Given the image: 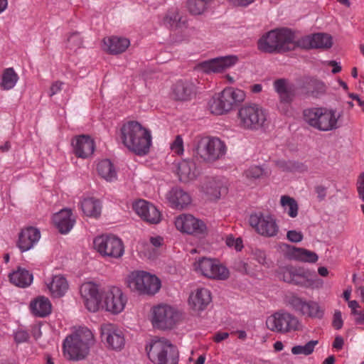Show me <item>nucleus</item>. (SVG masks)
<instances>
[{
  "label": "nucleus",
  "mask_w": 364,
  "mask_h": 364,
  "mask_svg": "<svg viewBox=\"0 0 364 364\" xmlns=\"http://www.w3.org/2000/svg\"><path fill=\"white\" fill-rule=\"evenodd\" d=\"M122 144L137 155L146 154L151 145V132L136 121L124 123L120 129Z\"/></svg>",
  "instance_id": "f257e3e1"
},
{
  "label": "nucleus",
  "mask_w": 364,
  "mask_h": 364,
  "mask_svg": "<svg viewBox=\"0 0 364 364\" xmlns=\"http://www.w3.org/2000/svg\"><path fill=\"white\" fill-rule=\"evenodd\" d=\"M258 49L264 53H284L298 47V41L291 30L286 28L272 30L258 41Z\"/></svg>",
  "instance_id": "f03ea898"
},
{
  "label": "nucleus",
  "mask_w": 364,
  "mask_h": 364,
  "mask_svg": "<svg viewBox=\"0 0 364 364\" xmlns=\"http://www.w3.org/2000/svg\"><path fill=\"white\" fill-rule=\"evenodd\" d=\"M94 343L92 331L86 327H80L71 335L66 337L63 342L64 355L69 360L83 359Z\"/></svg>",
  "instance_id": "7ed1b4c3"
},
{
  "label": "nucleus",
  "mask_w": 364,
  "mask_h": 364,
  "mask_svg": "<svg viewBox=\"0 0 364 364\" xmlns=\"http://www.w3.org/2000/svg\"><path fill=\"white\" fill-rule=\"evenodd\" d=\"M341 113L326 107H311L304 110V122L310 127L321 131L329 132L338 129Z\"/></svg>",
  "instance_id": "20e7f679"
},
{
  "label": "nucleus",
  "mask_w": 364,
  "mask_h": 364,
  "mask_svg": "<svg viewBox=\"0 0 364 364\" xmlns=\"http://www.w3.org/2000/svg\"><path fill=\"white\" fill-rule=\"evenodd\" d=\"M226 150L225 144L218 137L199 136L195 140L193 154L198 160L211 163L224 156Z\"/></svg>",
  "instance_id": "39448f33"
},
{
  "label": "nucleus",
  "mask_w": 364,
  "mask_h": 364,
  "mask_svg": "<svg viewBox=\"0 0 364 364\" xmlns=\"http://www.w3.org/2000/svg\"><path fill=\"white\" fill-rule=\"evenodd\" d=\"M268 112L255 103L245 104L237 112L238 125L246 130L257 131L267 124Z\"/></svg>",
  "instance_id": "423d86ee"
},
{
  "label": "nucleus",
  "mask_w": 364,
  "mask_h": 364,
  "mask_svg": "<svg viewBox=\"0 0 364 364\" xmlns=\"http://www.w3.org/2000/svg\"><path fill=\"white\" fill-rule=\"evenodd\" d=\"M149 358L156 364H178V350L166 338H154L146 345Z\"/></svg>",
  "instance_id": "0eeeda50"
},
{
  "label": "nucleus",
  "mask_w": 364,
  "mask_h": 364,
  "mask_svg": "<svg viewBox=\"0 0 364 364\" xmlns=\"http://www.w3.org/2000/svg\"><path fill=\"white\" fill-rule=\"evenodd\" d=\"M245 97V94L242 90L228 87L210 100L209 109L214 114H224L230 112L236 103L242 102Z\"/></svg>",
  "instance_id": "6e6552de"
},
{
  "label": "nucleus",
  "mask_w": 364,
  "mask_h": 364,
  "mask_svg": "<svg viewBox=\"0 0 364 364\" xmlns=\"http://www.w3.org/2000/svg\"><path fill=\"white\" fill-rule=\"evenodd\" d=\"M127 284L132 291L141 294L153 295L161 288L159 279L144 271H136L129 274L127 279Z\"/></svg>",
  "instance_id": "1a4fd4ad"
},
{
  "label": "nucleus",
  "mask_w": 364,
  "mask_h": 364,
  "mask_svg": "<svg viewBox=\"0 0 364 364\" xmlns=\"http://www.w3.org/2000/svg\"><path fill=\"white\" fill-rule=\"evenodd\" d=\"M94 248L103 257L119 259L124 252L123 242L113 235H102L93 241Z\"/></svg>",
  "instance_id": "9d476101"
},
{
  "label": "nucleus",
  "mask_w": 364,
  "mask_h": 364,
  "mask_svg": "<svg viewBox=\"0 0 364 364\" xmlns=\"http://www.w3.org/2000/svg\"><path fill=\"white\" fill-rule=\"evenodd\" d=\"M178 318V311L170 305L159 304L152 309L151 322L154 327L159 329L172 328Z\"/></svg>",
  "instance_id": "9b49d317"
},
{
  "label": "nucleus",
  "mask_w": 364,
  "mask_h": 364,
  "mask_svg": "<svg viewBox=\"0 0 364 364\" xmlns=\"http://www.w3.org/2000/svg\"><path fill=\"white\" fill-rule=\"evenodd\" d=\"M266 325L272 331L287 333L298 329L299 321L290 313L280 311L269 316Z\"/></svg>",
  "instance_id": "f8f14e48"
},
{
  "label": "nucleus",
  "mask_w": 364,
  "mask_h": 364,
  "mask_svg": "<svg viewBox=\"0 0 364 364\" xmlns=\"http://www.w3.org/2000/svg\"><path fill=\"white\" fill-rule=\"evenodd\" d=\"M250 225L262 236L267 237H274L279 232V225L277 220L271 214L255 213L250 216Z\"/></svg>",
  "instance_id": "ddd939ff"
},
{
  "label": "nucleus",
  "mask_w": 364,
  "mask_h": 364,
  "mask_svg": "<svg viewBox=\"0 0 364 364\" xmlns=\"http://www.w3.org/2000/svg\"><path fill=\"white\" fill-rule=\"evenodd\" d=\"M287 304L295 311L311 318H321L324 314V309L314 301H306L296 294L287 297Z\"/></svg>",
  "instance_id": "4468645a"
},
{
  "label": "nucleus",
  "mask_w": 364,
  "mask_h": 364,
  "mask_svg": "<svg viewBox=\"0 0 364 364\" xmlns=\"http://www.w3.org/2000/svg\"><path fill=\"white\" fill-rule=\"evenodd\" d=\"M127 299L122 289L117 287H111L106 290L102 296V304L105 310L117 314L122 312L127 304Z\"/></svg>",
  "instance_id": "2eb2a0df"
},
{
  "label": "nucleus",
  "mask_w": 364,
  "mask_h": 364,
  "mask_svg": "<svg viewBox=\"0 0 364 364\" xmlns=\"http://www.w3.org/2000/svg\"><path fill=\"white\" fill-rule=\"evenodd\" d=\"M235 55L215 58L203 61L196 65V69L206 74L219 73L233 66L237 61Z\"/></svg>",
  "instance_id": "dca6fc26"
},
{
  "label": "nucleus",
  "mask_w": 364,
  "mask_h": 364,
  "mask_svg": "<svg viewBox=\"0 0 364 364\" xmlns=\"http://www.w3.org/2000/svg\"><path fill=\"white\" fill-rule=\"evenodd\" d=\"M177 230L194 235H204L206 232L205 223L190 214H182L175 220Z\"/></svg>",
  "instance_id": "f3484780"
},
{
  "label": "nucleus",
  "mask_w": 364,
  "mask_h": 364,
  "mask_svg": "<svg viewBox=\"0 0 364 364\" xmlns=\"http://www.w3.org/2000/svg\"><path fill=\"white\" fill-rule=\"evenodd\" d=\"M102 341L106 342L107 346L115 350H121L125 343L124 333L116 325L106 323L100 327Z\"/></svg>",
  "instance_id": "a211bd4d"
},
{
  "label": "nucleus",
  "mask_w": 364,
  "mask_h": 364,
  "mask_svg": "<svg viewBox=\"0 0 364 364\" xmlns=\"http://www.w3.org/2000/svg\"><path fill=\"white\" fill-rule=\"evenodd\" d=\"M132 208L135 213L145 222L150 224H157L161 220L159 210L151 203L145 200L134 202Z\"/></svg>",
  "instance_id": "6ab92c4d"
},
{
  "label": "nucleus",
  "mask_w": 364,
  "mask_h": 364,
  "mask_svg": "<svg viewBox=\"0 0 364 364\" xmlns=\"http://www.w3.org/2000/svg\"><path fill=\"white\" fill-rule=\"evenodd\" d=\"M308 276L309 274L305 269L292 266L282 268L279 273L280 279L285 282L301 287H308L310 284Z\"/></svg>",
  "instance_id": "aec40b11"
},
{
  "label": "nucleus",
  "mask_w": 364,
  "mask_h": 364,
  "mask_svg": "<svg viewBox=\"0 0 364 364\" xmlns=\"http://www.w3.org/2000/svg\"><path fill=\"white\" fill-rule=\"evenodd\" d=\"M84 304L88 311L96 312L100 307V294L97 285L92 282L82 284L80 289Z\"/></svg>",
  "instance_id": "412c9836"
},
{
  "label": "nucleus",
  "mask_w": 364,
  "mask_h": 364,
  "mask_svg": "<svg viewBox=\"0 0 364 364\" xmlns=\"http://www.w3.org/2000/svg\"><path fill=\"white\" fill-rule=\"evenodd\" d=\"M73 153L78 158L87 159L92 156L95 151L94 140L88 135H80L72 140Z\"/></svg>",
  "instance_id": "4be33fe9"
},
{
  "label": "nucleus",
  "mask_w": 364,
  "mask_h": 364,
  "mask_svg": "<svg viewBox=\"0 0 364 364\" xmlns=\"http://www.w3.org/2000/svg\"><path fill=\"white\" fill-rule=\"evenodd\" d=\"M332 38L326 33H316L298 40V47L304 48H329L332 46Z\"/></svg>",
  "instance_id": "5701e85b"
},
{
  "label": "nucleus",
  "mask_w": 364,
  "mask_h": 364,
  "mask_svg": "<svg viewBox=\"0 0 364 364\" xmlns=\"http://www.w3.org/2000/svg\"><path fill=\"white\" fill-rule=\"evenodd\" d=\"M40 238L38 229L31 226L25 228L19 233L17 246L21 252L28 251L33 247Z\"/></svg>",
  "instance_id": "b1692460"
},
{
  "label": "nucleus",
  "mask_w": 364,
  "mask_h": 364,
  "mask_svg": "<svg viewBox=\"0 0 364 364\" xmlns=\"http://www.w3.org/2000/svg\"><path fill=\"white\" fill-rule=\"evenodd\" d=\"M274 88L278 94L281 103L290 104L296 93V87L285 79H278L274 82Z\"/></svg>",
  "instance_id": "393cba45"
},
{
  "label": "nucleus",
  "mask_w": 364,
  "mask_h": 364,
  "mask_svg": "<svg viewBox=\"0 0 364 364\" xmlns=\"http://www.w3.org/2000/svg\"><path fill=\"white\" fill-rule=\"evenodd\" d=\"M53 221L60 233L67 234L73 228L75 218L70 209L65 208L54 214Z\"/></svg>",
  "instance_id": "a878e982"
},
{
  "label": "nucleus",
  "mask_w": 364,
  "mask_h": 364,
  "mask_svg": "<svg viewBox=\"0 0 364 364\" xmlns=\"http://www.w3.org/2000/svg\"><path fill=\"white\" fill-rule=\"evenodd\" d=\"M211 301L210 292L205 288L198 289L192 292L188 299L190 306L197 311L204 310Z\"/></svg>",
  "instance_id": "bb28decb"
},
{
  "label": "nucleus",
  "mask_w": 364,
  "mask_h": 364,
  "mask_svg": "<svg viewBox=\"0 0 364 364\" xmlns=\"http://www.w3.org/2000/svg\"><path fill=\"white\" fill-rule=\"evenodd\" d=\"M170 205L176 209H183L191 203V199L188 193L180 188H173L166 194Z\"/></svg>",
  "instance_id": "cd10ccee"
},
{
  "label": "nucleus",
  "mask_w": 364,
  "mask_h": 364,
  "mask_svg": "<svg viewBox=\"0 0 364 364\" xmlns=\"http://www.w3.org/2000/svg\"><path fill=\"white\" fill-rule=\"evenodd\" d=\"M46 285L51 296L55 298L64 296L68 289V283L66 279L60 274L55 275L50 279H47Z\"/></svg>",
  "instance_id": "c85d7f7f"
},
{
  "label": "nucleus",
  "mask_w": 364,
  "mask_h": 364,
  "mask_svg": "<svg viewBox=\"0 0 364 364\" xmlns=\"http://www.w3.org/2000/svg\"><path fill=\"white\" fill-rule=\"evenodd\" d=\"M104 49L110 54H119L124 52L130 45L128 38L111 36L103 40Z\"/></svg>",
  "instance_id": "c756f323"
},
{
  "label": "nucleus",
  "mask_w": 364,
  "mask_h": 364,
  "mask_svg": "<svg viewBox=\"0 0 364 364\" xmlns=\"http://www.w3.org/2000/svg\"><path fill=\"white\" fill-rule=\"evenodd\" d=\"M177 173L181 181L187 183L196 179L199 172L194 161L183 160L178 163Z\"/></svg>",
  "instance_id": "7c9ffc66"
},
{
  "label": "nucleus",
  "mask_w": 364,
  "mask_h": 364,
  "mask_svg": "<svg viewBox=\"0 0 364 364\" xmlns=\"http://www.w3.org/2000/svg\"><path fill=\"white\" fill-rule=\"evenodd\" d=\"M194 92L195 85L189 80H178L173 87V95L177 100H188Z\"/></svg>",
  "instance_id": "2f4dec72"
},
{
  "label": "nucleus",
  "mask_w": 364,
  "mask_h": 364,
  "mask_svg": "<svg viewBox=\"0 0 364 364\" xmlns=\"http://www.w3.org/2000/svg\"><path fill=\"white\" fill-rule=\"evenodd\" d=\"M30 309L34 316L43 318L51 313L52 305L48 298L41 296L31 302Z\"/></svg>",
  "instance_id": "473e14b6"
},
{
  "label": "nucleus",
  "mask_w": 364,
  "mask_h": 364,
  "mask_svg": "<svg viewBox=\"0 0 364 364\" xmlns=\"http://www.w3.org/2000/svg\"><path fill=\"white\" fill-rule=\"evenodd\" d=\"M9 277L12 284L22 288L30 286L33 282V274L23 268H18L10 273Z\"/></svg>",
  "instance_id": "72a5a7b5"
},
{
  "label": "nucleus",
  "mask_w": 364,
  "mask_h": 364,
  "mask_svg": "<svg viewBox=\"0 0 364 364\" xmlns=\"http://www.w3.org/2000/svg\"><path fill=\"white\" fill-rule=\"evenodd\" d=\"M81 209L85 215L96 218L101 215L102 205L97 199L87 198L81 201Z\"/></svg>",
  "instance_id": "f704fd0d"
},
{
  "label": "nucleus",
  "mask_w": 364,
  "mask_h": 364,
  "mask_svg": "<svg viewBox=\"0 0 364 364\" xmlns=\"http://www.w3.org/2000/svg\"><path fill=\"white\" fill-rule=\"evenodd\" d=\"M164 23L172 29L186 27L187 19L179 14L177 11L168 12L164 19Z\"/></svg>",
  "instance_id": "c9c22d12"
},
{
  "label": "nucleus",
  "mask_w": 364,
  "mask_h": 364,
  "mask_svg": "<svg viewBox=\"0 0 364 364\" xmlns=\"http://www.w3.org/2000/svg\"><path fill=\"white\" fill-rule=\"evenodd\" d=\"M97 171L107 181H112L117 178V173L113 164L108 159L100 161L97 164Z\"/></svg>",
  "instance_id": "e433bc0d"
},
{
  "label": "nucleus",
  "mask_w": 364,
  "mask_h": 364,
  "mask_svg": "<svg viewBox=\"0 0 364 364\" xmlns=\"http://www.w3.org/2000/svg\"><path fill=\"white\" fill-rule=\"evenodd\" d=\"M18 80V74L13 68H6L2 74L0 86L4 90L12 89Z\"/></svg>",
  "instance_id": "4c0bfd02"
},
{
  "label": "nucleus",
  "mask_w": 364,
  "mask_h": 364,
  "mask_svg": "<svg viewBox=\"0 0 364 364\" xmlns=\"http://www.w3.org/2000/svg\"><path fill=\"white\" fill-rule=\"evenodd\" d=\"M213 267V259L200 257L193 263V269L197 273L208 278V275H213L210 271Z\"/></svg>",
  "instance_id": "58836bf2"
},
{
  "label": "nucleus",
  "mask_w": 364,
  "mask_h": 364,
  "mask_svg": "<svg viewBox=\"0 0 364 364\" xmlns=\"http://www.w3.org/2000/svg\"><path fill=\"white\" fill-rule=\"evenodd\" d=\"M280 203L284 212H286L289 217L296 218L297 216L299 205L294 198L289 196H282L280 199Z\"/></svg>",
  "instance_id": "ea45409f"
},
{
  "label": "nucleus",
  "mask_w": 364,
  "mask_h": 364,
  "mask_svg": "<svg viewBox=\"0 0 364 364\" xmlns=\"http://www.w3.org/2000/svg\"><path fill=\"white\" fill-rule=\"evenodd\" d=\"M210 271L213 275H208V278L209 279L226 280L230 277L228 269L215 259H213V267Z\"/></svg>",
  "instance_id": "a19ab883"
},
{
  "label": "nucleus",
  "mask_w": 364,
  "mask_h": 364,
  "mask_svg": "<svg viewBox=\"0 0 364 364\" xmlns=\"http://www.w3.org/2000/svg\"><path fill=\"white\" fill-rule=\"evenodd\" d=\"M293 255L299 260L309 263H315L318 259L315 252L304 248L294 247Z\"/></svg>",
  "instance_id": "79ce46f5"
},
{
  "label": "nucleus",
  "mask_w": 364,
  "mask_h": 364,
  "mask_svg": "<svg viewBox=\"0 0 364 364\" xmlns=\"http://www.w3.org/2000/svg\"><path fill=\"white\" fill-rule=\"evenodd\" d=\"M318 341H310L304 346H295L291 348V353L294 355L303 354L309 355L314 352L315 346L317 345Z\"/></svg>",
  "instance_id": "37998d69"
},
{
  "label": "nucleus",
  "mask_w": 364,
  "mask_h": 364,
  "mask_svg": "<svg viewBox=\"0 0 364 364\" xmlns=\"http://www.w3.org/2000/svg\"><path fill=\"white\" fill-rule=\"evenodd\" d=\"M206 5L204 0H189L187 4L189 11L194 15L202 14L205 11Z\"/></svg>",
  "instance_id": "c03bdc74"
},
{
  "label": "nucleus",
  "mask_w": 364,
  "mask_h": 364,
  "mask_svg": "<svg viewBox=\"0 0 364 364\" xmlns=\"http://www.w3.org/2000/svg\"><path fill=\"white\" fill-rule=\"evenodd\" d=\"M264 170L258 166H253L247 168L245 173V176L248 179H257L262 176Z\"/></svg>",
  "instance_id": "a18cd8bd"
},
{
  "label": "nucleus",
  "mask_w": 364,
  "mask_h": 364,
  "mask_svg": "<svg viewBox=\"0 0 364 364\" xmlns=\"http://www.w3.org/2000/svg\"><path fill=\"white\" fill-rule=\"evenodd\" d=\"M205 192L213 198H219L220 196V187L215 181L208 182L205 187Z\"/></svg>",
  "instance_id": "49530a36"
},
{
  "label": "nucleus",
  "mask_w": 364,
  "mask_h": 364,
  "mask_svg": "<svg viewBox=\"0 0 364 364\" xmlns=\"http://www.w3.org/2000/svg\"><path fill=\"white\" fill-rule=\"evenodd\" d=\"M309 89L315 96L325 91V85L320 80L311 79L309 82Z\"/></svg>",
  "instance_id": "de8ad7c7"
},
{
  "label": "nucleus",
  "mask_w": 364,
  "mask_h": 364,
  "mask_svg": "<svg viewBox=\"0 0 364 364\" xmlns=\"http://www.w3.org/2000/svg\"><path fill=\"white\" fill-rule=\"evenodd\" d=\"M170 148L174 153L181 155L183 153V141L180 135H177L174 141L171 144Z\"/></svg>",
  "instance_id": "09e8293b"
},
{
  "label": "nucleus",
  "mask_w": 364,
  "mask_h": 364,
  "mask_svg": "<svg viewBox=\"0 0 364 364\" xmlns=\"http://www.w3.org/2000/svg\"><path fill=\"white\" fill-rule=\"evenodd\" d=\"M225 243L229 247L234 248L237 251H240L243 247L242 239L240 237L235 238L232 235L227 237Z\"/></svg>",
  "instance_id": "8fccbe9b"
},
{
  "label": "nucleus",
  "mask_w": 364,
  "mask_h": 364,
  "mask_svg": "<svg viewBox=\"0 0 364 364\" xmlns=\"http://www.w3.org/2000/svg\"><path fill=\"white\" fill-rule=\"evenodd\" d=\"M254 259H256L259 264L263 265L267 264V256L266 253L261 250L256 249L252 252Z\"/></svg>",
  "instance_id": "3c124183"
},
{
  "label": "nucleus",
  "mask_w": 364,
  "mask_h": 364,
  "mask_svg": "<svg viewBox=\"0 0 364 364\" xmlns=\"http://www.w3.org/2000/svg\"><path fill=\"white\" fill-rule=\"evenodd\" d=\"M287 239L292 242H301L303 239V234L301 232L296 230H289L287 233Z\"/></svg>",
  "instance_id": "603ef678"
},
{
  "label": "nucleus",
  "mask_w": 364,
  "mask_h": 364,
  "mask_svg": "<svg viewBox=\"0 0 364 364\" xmlns=\"http://www.w3.org/2000/svg\"><path fill=\"white\" fill-rule=\"evenodd\" d=\"M29 338L28 333L25 330H18L14 334V339L16 343L26 342Z\"/></svg>",
  "instance_id": "864d4df0"
},
{
  "label": "nucleus",
  "mask_w": 364,
  "mask_h": 364,
  "mask_svg": "<svg viewBox=\"0 0 364 364\" xmlns=\"http://www.w3.org/2000/svg\"><path fill=\"white\" fill-rule=\"evenodd\" d=\"M333 326L338 330L343 326V322L342 319L341 312L340 311H336L333 315Z\"/></svg>",
  "instance_id": "5fc2aeb1"
},
{
  "label": "nucleus",
  "mask_w": 364,
  "mask_h": 364,
  "mask_svg": "<svg viewBox=\"0 0 364 364\" xmlns=\"http://www.w3.org/2000/svg\"><path fill=\"white\" fill-rule=\"evenodd\" d=\"M63 85V82L60 81H55L53 82L50 88L49 96L52 97L60 92L62 90Z\"/></svg>",
  "instance_id": "6e6d98bb"
},
{
  "label": "nucleus",
  "mask_w": 364,
  "mask_h": 364,
  "mask_svg": "<svg viewBox=\"0 0 364 364\" xmlns=\"http://www.w3.org/2000/svg\"><path fill=\"white\" fill-rule=\"evenodd\" d=\"M357 188L360 198L364 201V172L359 176Z\"/></svg>",
  "instance_id": "4d7b16f0"
},
{
  "label": "nucleus",
  "mask_w": 364,
  "mask_h": 364,
  "mask_svg": "<svg viewBox=\"0 0 364 364\" xmlns=\"http://www.w3.org/2000/svg\"><path fill=\"white\" fill-rule=\"evenodd\" d=\"M315 192L317 194L318 200H323L326 196V188L323 186L319 185L315 187Z\"/></svg>",
  "instance_id": "13d9d810"
},
{
  "label": "nucleus",
  "mask_w": 364,
  "mask_h": 364,
  "mask_svg": "<svg viewBox=\"0 0 364 364\" xmlns=\"http://www.w3.org/2000/svg\"><path fill=\"white\" fill-rule=\"evenodd\" d=\"M343 338L340 336H337L333 343V347L337 350H341L343 348Z\"/></svg>",
  "instance_id": "bf43d9fd"
},
{
  "label": "nucleus",
  "mask_w": 364,
  "mask_h": 364,
  "mask_svg": "<svg viewBox=\"0 0 364 364\" xmlns=\"http://www.w3.org/2000/svg\"><path fill=\"white\" fill-rule=\"evenodd\" d=\"M229 336V333L227 332H218L214 336V341L216 343H220L222 341L228 338Z\"/></svg>",
  "instance_id": "052dcab7"
},
{
  "label": "nucleus",
  "mask_w": 364,
  "mask_h": 364,
  "mask_svg": "<svg viewBox=\"0 0 364 364\" xmlns=\"http://www.w3.org/2000/svg\"><path fill=\"white\" fill-rule=\"evenodd\" d=\"M163 238L158 237H152L150 238V243L154 247H159L162 245Z\"/></svg>",
  "instance_id": "680f3d73"
},
{
  "label": "nucleus",
  "mask_w": 364,
  "mask_h": 364,
  "mask_svg": "<svg viewBox=\"0 0 364 364\" xmlns=\"http://www.w3.org/2000/svg\"><path fill=\"white\" fill-rule=\"evenodd\" d=\"M255 0H231L233 4L241 6H247Z\"/></svg>",
  "instance_id": "e2e57ef3"
},
{
  "label": "nucleus",
  "mask_w": 364,
  "mask_h": 364,
  "mask_svg": "<svg viewBox=\"0 0 364 364\" xmlns=\"http://www.w3.org/2000/svg\"><path fill=\"white\" fill-rule=\"evenodd\" d=\"M348 306L351 309L352 314L355 315L359 312L356 310V309L359 307V304L355 300L349 301Z\"/></svg>",
  "instance_id": "0e129e2a"
},
{
  "label": "nucleus",
  "mask_w": 364,
  "mask_h": 364,
  "mask_svg": "<svg viewBox=\"0 0 364 364\" xmlns=\"http://www.w3.org/2000/svg\"><path fill=\"white\" fill-rule=\"evenodd\" d=\"M355 316H357L355 321L358 324H364V314L361 311H359Z\"/></svg>",
  "instance_id": "69168bd1"
},
{
  "label": "nucleus",
  "mask_w": 364,
  "mask_h": 364,
  "mask_svg": "<svg viewBox=\"0 0 364 364\" xmlns=\"http://www.w3.org/2000/svg\"><path fill=\"white\" fill-rule=\"evenodd\" d=\"M330 64L333 65L332 73L336 74L341 70V67L335 61H331Z\"/></svg>",
  "instance_id": "338daca9"
},
{
  "label": "nucleus",
  "mask_w": 364,
  "mask_h": 364,
  "mask_svg": "<svg viewBox=\"0 0 364 364\" xmlns=\"http://www.w3.org/2000/svg\"><path fill=\"white\" fill-rule=\"evenodd\" d=\"M274 348L276 351H281L284 348V345L282 341H276L274 343Z\"/></svg>",
  "instance_id": "774afa93"
}]
</instances>
